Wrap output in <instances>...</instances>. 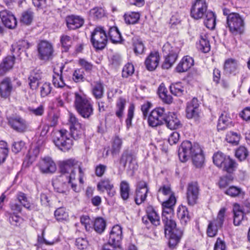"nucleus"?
<instances>
[{
	"label": "nucleus",
	"mask_w": 250,
	"mask_h": 250,
	"mask_svg": "<svg viewBox=\"0 0 250 250\" xmlns=\"http://www.w3.org/2000/svg\"><path fill=\"white\" fill-rule=\"evenodd\" d=\"M60 42L64 51L67 52L71 45V37L67 35H62L61 37Z\"/></svg>",
	"instance_id": "55"
},
{
	"label": "nucleus",
	"mask_w": 250,
	"mask_h": 250,
	"mask_svg": "<svg viewBox=\"0 0 250 250\" xmlns=\"http://www.w3.org/2000/svg\"><path fill=\"white\" fill-rule=\"evenodd\" d=\"M97 189L102 192L106 190L109 197H113L116 193L113 184L108 178L102 179L97 184Z\"/></svg>",
	"instance_id": "22"
},
{
	"label": "nucleus",
	"mask_w": 250,
	"mask_h": 250,
	"mask_svg": "<svg viewBox=\"0 0 250 250\" xmlns=\"http://www.w3.org/2000/svg\"><path fill=\"white\" fill-rule=\"evenodd\" d=\"M70 133L71 137L75 140L81 138L83 134V129L82 126L81 128H73L70 129Z\"/></svg>",
	"instance_id": "62"
},
{
	"label": "nucleus",
	"mask_w": 250,
	"mask_h": 250,
	"mask_svg": "<svg viewBox=\"0 0 250 250\" xmlns=\"http://www.w3.org/2000/svg\"><path fill=\"white\" fill-rule=\"evenodd\" d=\"M91 42L96 50H102L106 46L107 37L103 27H96L91 33Z\"/></svg>",
	"instance_id": "7"
},
{
	"label": "nucleus",
	"mask_w": 250,
	"mask_h": 250,
	"mask_svg": "<svg viewBox=\"0 0 250 250\" xmlns=\"http://www.w3.org/2000/svg\"><path fill=\"white\" fill-rule=\"evenodd\" d=\"M163 52L165 60L162 65L163 69H168L172 67L177 59L179 49L172 46L169 42L166 43L163 46Z\"/></svg>",
	"instance_id": "5"
},
{
	"label": "nucleus",
	"mask_w": 250,
	"mask_h": 250,
	"mask_svg": "<svg viewBox=\"0 0 250 250\" xmlns=\"http://www.w3.org/2000/svg\"><path fill=\"white\" fill-rule=\"evenodd\" d=\"M199 101L196 98H193L187 104L186 116L188 119H192L195 122L199 124L200 122L201 116L199 112Z\"/></svg>",
	"instance_id": "11"
},
{
	"label": "nucleus",
	"mask_w": 250,
	"mask_h": 250,
	"mask_svg": "<svg viewBox=\"0 0 250 250\" xmlns=\"http://www.w3.org/2000/svg\"><path fill=\"white\" fill-rule=\"evenodd\" d=\"M199 195V187L197 182H192L188 184L187 188L186 197L189 206H193L197 203Z\"/></svg>",
	"instance_id": "13"
},
{
	"label": "nucleus",
	"mask_w": 250,
	"mask_h": 250,
	"mask_svg": "<svg viewBox=\"0 0 250 250\" xmlns=\"http://www.w3.org/2000/svg\"><path fill=\"white\" fill-rule=\"evenodd\" d=\"M84 71L82 68H77L73 73V80L75 83L84 82L86 79L84 77Z\"/></svg>",
	"instance_id": "48"
},
{
	"label": "nucleus",
	"mask_w": 250,
	"mask_h": 250,
	"mask_svg": "<svg viewBox=\"0 0 250 250\" xmlns=\"http://www.w3.org/2000/svg\"><path fill=\"white\" fill-rule=\"evenodd\" d=\"M54 215L58 221L66 219L68 217L67 213L65 211V208L62 207L57 208L55 211Z\"/></svg>",
	"instance_id": "57"
},
{
	"label": "nucleus",
	"mask_w": 250,
	"mask_h": 250,
	"mask_svg": "<svg viewBox=\"0 0 250 250\" xmlns=\"http://www.w3.org/2000/svg\"><path fill=\"white\" fill-rule=\"evenodd\" d=\"M74 105L78 113L84 119H89L93 115L92 103L83 94L75 93Z\"/></svg>",
	"instance_id": "3"
},
{
	"label": "nucleus",
	"mask_w": 250,
	"mask_h": 250,
	"mask_svg": "<svg viewBox=\"0 0 250 250\" xmlns=\"http://www.w3.org/2000/svg\"><path fill=\"white\" fill-rule=\"evenodd\" d=\"M142 221L146 226L149 225V222L155 226H157L160 224V217L152 207H147L146 215L142 218Z\"/></svg>",
	"instance_id": "18"
},
{
	"label": "nucleus",
	"mask_w": 250,
	"mask_h": 250,
	"mask_svg": "<svg viewBox=\"0 0 250 250\" xmlns=\"http://www.w3.org/2000/svg\"><path fill=\"white\" fill-rule=\"evenodd\" d=\"M159 96L163 101L167 104H170L172 102V97L167 94V91L166 88L160 85L158 88Z\"/></svg>",
	"instance_id": "43"
},
{
	"label": "nucleus",
	"mask_w": 250,
	"mask_h": 250,
	"mask_svg": "<svg viewBox=\"0 0 250 250\" xmlns=\"http://www.w3.org/2000/svg\"><path fill=\"white\" fill-rule=\"evenodd\" d=\"M120 194L124 200H126L129 196L130 187L128 183L125 181H123L120 186Z\"/></svg>",
	"instance_id": "39"
},
{
	"label": "nucleus",
	"mask_w": 250,
	"mask_h": 250,
	"mask_svg": "<svg viewBox=\"0 0 250 250\" xmlns=\"http://www.w3.org/2000/svg\"><path fill=\"white\" fill-rule=\"evenodd\" d=\"M233 223L235 226H238L244 219V212L240 210L233 209Z\"/></svg>",
	"instance_id": "56"
},
{
	"label": "nucleus",
	"mask_w": 250,
	"mask_h": 250,
	"mask_svg": "<svg viewBox=\"0 0 250 250\" xmlns=\"http://www.w3.org/2000/svg\"><path fill=\"white\" fill-rule=\"evenodd\" d=\"M237 62L233 59H229L225 61L224 69L227 74H235L237 70Z\"/></svg>",
	"instance_id": "31"
},
{
	"label": "nucleus",
	"mask_w": 250,
	"mask_h": 250,
	"mask_svg": "<svg viewBox=\"0 0 250 250\" xmlns=\"http://www.w3.org/2000/svg\"><path fill=\"white\" fill-rule=\"evenodd\" d=\"M120 164L125 169L127 163H128V168L131 170L137 169L138 166L136 162V156L130 150H125L123 152L119 161Z\"/></svg>",
	"instance_id": "15"
},
{
	"label": "nucleus",
	"mask_w": 250,
	"mask_h": 250,
	"mask_svg": "<svg viewBox=\"0 0 250 250\" xmlns=\"http://www.w3.org/2000/svg\"><path fill=\"white\" fill-rule=\"evenodd\" d=\"M92 93L94 98L97 99H101L104 96V86L101 81H97L91 84Z\"/></svg>",
	"instance_id": "28"
},
{
	"label": "nucleus",
	"mask_w": 250,
	"mask_h": 250,
	"mask_svg": "<svg viewBox=\"0 0 250 250\" xmlns=\"http://www.w3.org/2000/svg\"><path fill=\"white\" fill-rule=\"evenodd\" d=\"M204 24L208 29H213L216 25V17L215 14L211 11H207L205 15Z\"/></svg>",
	"instance_id": "30"
},
{
	"label": "nucleus",
	"mask_w": 250,
	"mask_h": 250,
	"mask_svg": "<svg viewBox=\"0 0 250 250\" xmlns=\"http://www.w3.org/2000/svg\"><path fill=\"white\" fill-rule=\"evenodd\" d=\"M227 23L229 31L236 35L241 34L244 29V21L240 15L236 13H231L227 16Z\"/></svg>",
	"instance_id": "8"
},
{
	"label": "nucleus",
	"mask_w": 250,
	"mask_h": 250,
	"mask_svg": "<svg viewBox=\"0 0 250 250\" xmlns=\"http://www.w3.org/2000/svg\"><path fill=\"white\" fill-rule=\"evenodd\" d=\"M149 188L146 182L144 180H140L137 183L135 190V202L138 205L144 202L147 195Z\"/></svg>",
	"instance_id": "14"
},
{
	"label": "nucleus",
	"mask_w": 250,
	"mask_h": 250,
	"mask_svg": "<svg viewBox=\"0 0 250 250\" xmlns=\"http://www.w3.org/2000/svg\"><path fill=\"white\" fill-rule=\"evenodd\" d=\"M8 123L13 129L20 133L25 131L28 127L26 121L21 117H10Z\"/></svg>",
	"instance_id": "19"
},
{
	"label": "nucleus",
	"mask_w": 250,
	"mask_h": 250,
	"mask_svg": "<svg viewBox=\"0 0 250 250\" xmlns=\"http://www.w3.org/2000/svg\"><path fill=\"white\" fill-rule=\"evenodd\" d=\"M240 139V135L233 131H230L227 133L226 137V141L230 144L236 145Z\"/></svg>",
	"instance_id": "47"
},
{
	"label": "nucleus",
	"mask_w": 250,
	"mask_h": 250,
	"mask_svg": "<svg viewBox=\"0 0 250 250\" xmlns=\"http://www.w3.org/2000/svg\"><path fill=\"white\" fill-rule=\"evenodd\" d=\"M66 25L70 30H75L81 27L84 24L83 18L80 16L69 15L66 18Z\"/></svg>",
	"instance_id": "21"
},
{
	"label": "nucleus",
	"mask_w": 250,
	"mask_h": 250,
	"mask_svg": "<svg viewBox=\"0 0 250 250\" xmlns=\"http://www.w3.org/2000/svg\"><path fill=\"white\" fill-rule=\"evenodd\" d=\"M0 17L3 24L7 28L13 29L17 26V20L10 11L4 10L0 12Z\"/></svg>",
	"instance_id": "20"
},
{
	"label": "nucleus",
	"mask_w": 250,
	"mask_h": 250,
	"mask_svg": "<svg viewBox=\"0 0 250 250\" xmlns=\"http://www.w3.org/2000/svg\"><path fill=\"white\" fill-rule=\"evenodd\" d=\"M8 153L7 143L3 141H0V155L2 160H5Z\"/></svg>",
	"instance_id": "64"
},
{
	"label": "nucleus",
	"mask_w": 250,
	"mask_h": 250,
	"mask_svg": "<svg viewBox=\"0 0 250 250\" xmlns=\"http://www.w3.org/2000/svg\"><path fill=\"white\" fill-rule=\"evenodd\" d=\"M248 155L247 149L243 146H239L235 152L236 157L241 161L245 160Z\"/></svg>",
	"instance_id": "52"
},
{
	"label": "nucleus",
	"mask_w": 250,
	"mask_h": 250,
	"mask_svg": "<svg viewBox=\"0 0 250 250\" xmlns=\"http://www.w3.org/2000/svg\"><path fill=\"white\" fill-rule=\"evenodd\" d=\"M231 119L228 117L226 113H222L218 119L217 128L218 130H224L229 125Z\"/></svg>",
	"instance_id": "37"
},
{
	"label": "nucleus",
	"mask_w": 250,
	"mask_h": 250,
	"mask_svg": "<svg viewBox=\"0 0 250 250\" xmlns=\"http://www.w3.org/2000/svg\"><path fill=\"white\" fill-rule=\"evenodd\" d=\"M122 145V140L118 136L115 137L112 144V153L113 154H118L121 148Z\"/></svg>",
	"instance_id": "58"
},
{
	"label": "nucleus",
	"mask_w": 250,
	"mask_h": 250,
	"mask_svg": "<svg viewBox=\"0 0 250 250\" xmlns=\"http://www.w3.org/2000/svg\"><path fill=\"white\" fill-rule=\"evenodd\" d=\"M177 215L182 223L186 224L189 220L188 211L186 207H182L179 208L177 212Z\"/></svg>",
	"instance_id": "49"
},
{
	"label": "nucleus",
	"mask_w": 250,
	"mask_h": 250,
	"mask_svg": "<svg viewBox=\"0 0 250 250\" xmlns=\"http://www.w3.org/2000/svg\"><path fill=\"white\" fill-rule=\"evenodd\" d=\"M125 104V99L122 97H120L116 104V110L115 112L116 116L120 119H122L123 117Z\"/></svg>",
	"instance_id": "36"
},
{
	"label": "nucleus",
	"mask_w": 250,
	"mask_h": 250,
	"mask_svg": "<svg viewBox=\"0 0 250 250\" xmlns=\"http://www.w3.org/2000/svg\"><path fill=\"white\" fill-rule=\"evenodd\" d=\"M64 66L63 64H62L61 66H60V73H56L55 71V69L54 70V72L56 75L57 77L55 76H53L52 82L54 86L56 87L62 88L65 85L62 75V70L64 68Z\"/></svg>",
	"instance_id": "29"
},
{
	"label": "nucleus",
	"mask_w": 250,
	"mask_h": 250,
	"mask_svg": "<svg viewBox=\"0 0 250 250\" xmlns=\"http://www.w3.org/2000/svg\"><path fill=\"white\" fill-rule=\"evenodd\" d=\"M41 79V76L39 74L31 73L28 77L29 85L32 90L36 89Z\"/></svg>",
	"instance_id": "40"
},
{
	"label": "nucleus",
	"mask_w": 250,
	"mask_h": 250,
	"mask_svg": "<svg viewBox=\"0 0 250 250\" xmlns=\"http://www.w3.org/2000/svg\"><path fill=\"white\" fill-rule=\"evenodd\" d=\"M108 35L111 41L114 43H119L122 41L121 34L117 27H112L109 29Z\"/></svg>",
	"instance_id": "35"
},
{
	"label": "nucleus",
	"mask_w": 250,
	"mask_h": 250,
	"mask_svg": "<svg viewBox=\"0 0 250 250\" xmlns=\"http://www.w3.org/2000/svg\"><path fill=\"white\" fill-rule=\"evenodd\" d=\"M105 15L104 10L99 7H96L89 11V15L95 19H101Z\"/></svg>",
	"instance_id": "50"
},
{
	"label": "nucleus",
	"mask_w": 250,
	"mask_h": 250,
	"mask_svg": "<svg viewBox=\"0 0 250 250\" xmlns=\"http://www.w3.org/2000/svg\"><path fill=\"white\" fill-rule=\"evenodd\" d=\"M38 58L44 61H48L52 59L54 56V47L53 44L46 40H42L37 44Z\"/></svg>",
	"instance_id": "9"
},
{
	"label": "nucleus",
	"mask_w": 250,
	"mask_h": 250,
	"mask_svg": "<svg viewBox=\"0 0 250 250\" xmlns=\"http://www.w3.org/2000/svg\"><path fill=\"white\" fill-rule=\"evenodd\" d=\"M124 20L126 23L128 24H134L138 22L140 18L139 12H129L125 14Z\"/></svg>",
	"instance_id": "32"
},
{
	"label": "nucleus",
	"mask_w": 250,
	"mask_h": 250,
	"mask_svg": "<svg viewBox=\"0 0 250 250\" xmlns=\"http://www.w3.org/2000/svg\"><path fill=\"white\" fill-rule=\"evenodd\" d=\"M160 61V56L158 52H151L146 58L145 64L146 68L152 71L154 70L158 65Z\"/></svg>",
	"instance_id": "23"
},
{
	"label": "nucleus",
	"mask_w": 250,
	"mask_h": 250,
	"mask_svg": "<svg viewBox=\"0 0 250 250\" xmlns=\"http://www.w3.org/2000/svg\"><path fill=\"white\" fill-rule=\"evenodd\" d=\"M194 64V60L191 57L186 56L183 58L178 64L175 70L178 73H183L188 71Z\"/></svg>",
	"instance_id": "25"
},
{
	"label": "nucleus",
	"mask_w": 250,
	"mask_h": 250,
	"mask_svg": "<svg viewBox=\"0 0 250 250\" xmlns=\"http://www.w3.org/2000/svg\"><path fill=\"white\" fill-rule=\"evenodd\" d=\"M225 193L231 197H236L244 195V192L241 188L235 186L230 187L225 191Z\"/></svg>",
	"instance_id": "51"
},
{
	"label": "nucleus",
	"mask_w": 250,
	"mask_h": 250,
	"mask_svg": "<svg viewBox=\"0 0 250 250\" xmlns=\"http://www.w3.org/2000/svg\"><path fill=\"white\" fill-rule=\"evenodd\" d=\"M78 161L74 159H69L60 162L59 167L61 173V177L67 180L68 183L72 179H75V169L77 167Z\"/></svg>",
	"instance_id": "4"
},
{
	"label": "nucleus",
	"mask_w": 250,
	"mask_h": 250,
	"mask_svg": "<svg viewBox=\"0 0 250 250\" xmlns=\"http://www.w3.org/2000/svg\"><path fill=\"white\" fill-rule=\"evenodd\" d=\"M218 226V223L214 221L209 222L207 230V234L209 237H214L217 234L218 229L222 227Z\"/></svg>",
	"instance_id": "42"
},
{
	"label": "nucleus",
	"mask_w": 250,
	"mask_h": 250,
	"mask_svg": "<svg viewBox=\"0 0 250 250\" xmlns=\"http://www.w3.org/2000/svg\"><path fill=\"white\" fill-rule=\"evenodd\" d=\"M123 238L122 229L119 225L114 226L109 234L108 242L107 244L115 247H120Z\"/></svg>",
	"instance_id": "16"
},
{
	"label": "nucleus",
	"mask_w": 250,
	"mask_h": 250,
	"mask_svg": "<svg viewBox=\"0 0 250 250\" xmlns=\"http://www.w3.org/2000/svg\"><path fill=\"white\" fill-rule=\"evenodd\" d=\"M178 156L182 162H187L191 157L196 167L201 168L203 166L204 156L198 144L192 145L189 141H184L179 148Z\"/></svg>",
	"instance_id": "2"
},
{
	"label": "nucleus",
	"mask_w": 250,
	"mask_h": 250,
	"mask_svg": "<svg viewBox=\"0 0 250 250\" xmlns=\"http://www.w3.org/2000/svg\"><path fill=\"white\" fill-rule=\"evenodd\" d=\"M132 43L133 50L136 55L142 54L143 53L145 46L143 42L137 39H133Z\"/></svg>",
	"instance_id": "46"
},
{
	"label": "nucleus",
	"mask_w": 250,
	"mask_h": 250,
	"mask_svg": "<svg viewBox=\"0 0 250 250\" xmlns=\"http://www.w3.org/2000/svg\"><path fill=\"white\" fill-rule=\"evenodd\" d=\"M198 47L204 53H207L209 51L210 46L209 41L207 40L206 36H201Z\"/></svg>",
	"instance_id": "45"
},
{
	"label": "nucleus",
	"mask_w": 250,
	"mask_h": 250,
	"mask_svg": "<svg viewBox=\"0 0 250 250\" xmlns=\"http://www.w3.org/2000/svg\"><path fill=\"white\" fill-rule=\"evenodd\" d=\"M13 89L10 78H4L0 83V95L3 98H8L11 94Z\"/></svg>",
	"instance_id": "26"
},
{
	"label": "nucleus",
	"mask_w": 250,
	"mask_h": 250,
	"mask_svg": "<svg viewBox=\"0 0 250 250\" xmlns=\"http://www.w3.org/2000/svg\"><path fill=\"white\" fill-rule=\"evenodd\" d=\"M75 245L79 250H83L87 248L88 242L85 238L80 237L76 239Z\"/></svg>",
	"instance_id": "63"
},
{
	"label": "nucleus",
	"mask_w": 250,
	"mask_h": 250,
	"mask_svg": "<svg viewBox=\"0 0 250 250\" xmlns=\"http://www.w3.org/2000/svg\"><path fill=\"white\" fill-rule=\"evenodd\" d=\"M69 134L67 130L61 129L56 131L53 135V142L55 145L61 150L66 151L72 146V140L69 137Z\"/></svg>",
	"instance_id": "6"
},
{
	"label": "nucleus",
	"mask_w": 250,
	"mask_h": 250,
	"mask_svg": "<svg viewBox=\"0 0 250 250\" xmlns=\"http://www.w3.org/2000/svg\"><path fill=\"white\" fill-rule=\"evenodd\" d=\"M134 106L131 104L129 106L128 111L127 118L125 120L127 128H129L131 125L132 120L134 117Z\"/></svg>",
	"instance_id": "61"
},
{
	"label": "nucleus",
	"mask_w": 250,
	"mask_h": 250,
	"mask_svg": "<svg viewBox=\"0 0 250 250\" xmlns=\"http://www.w3.org/2000/svg\"><path fill=\"white\" fill-rule=\"evenodd\" d=\"M168 196L169 198L172 196H175L174 193L171 190L169 185H163L158 189L157 192V198L160 200V198L162 196Z\"/></svg>",
	"instance_id": "41"
},
{
	"label": "nucleus",
	"mask_w": 250,
	"mask_h": 250,
	"mask_svg": "<svg viewBox=\"0 0 250 250\" xmlns=\"http://www.w3.org/2000/svg\"><path fill=\"white\" fill-rule=\"evenodd\" d=\"M229 157L222 152H217L213 156V162L217 167L221 168L226 160Z\"/></svg>",
	"instance_id": "38"
},
{
	"label": "nucleus",
	"mask_w": 250,
	"mask_h": 250,
	"mask_svg": "<svg viewBox=\"0 0 250 250\" xmlns=\"http://www.w3.org/2000/svg\"><path fill=\"white\" fill-rule=\"evenodd\" d=\"M169 89L171 94L176 96L180 97L186 92L185 88L180 82L172 83L169 86Z\"/></svg>",
	"instance_id": "33"
},
{
	"label": "nucleus",
	"mask_w": 250,
	"mask_h": 250,
	"mask_svg": "<svg viewBox=\"0 0 250 250\" xmlns=\"http://www.w3.org/2000/svg\"><path fill=\"white\" fill-rule=\"evenodd\" d=\"M134 72V65L131 63H127L123 68L122 77L125 78H128V77L132 76Z\"/></svg>",
	"instance_id": "53"
},
{
	"label": "nucleus",
	"mask_w": 250,
	"mask_h": 250,
	"mask_svg": "<svg viewBox=\"0 0 250 250\" xmlns=\"http://www.w3.org/2000/svg\"><path fill=\"white\" fill-rule=\"evenodd\" d=\"M106 222L102 218L95 219L93 227L94 230L98 233H102L105 229Z\"/></svg>",
	"instance_id": "44"
},
{
	"label": "nucleus",
	"mask_w": 250,
	"mask_h": 250,
	"mask_svg": "<svg viewBox=\"0 0 250 250\" xmlns=\"http://www.w3.org/2000/svg\"><path fill=\"white\" fill-rule=\"evenodd\" d=\"M79 64L82 67V69H83V70H84L87 73H91L93 68V64L84 59H80L79 60Z\"/></svg>",
	"instance_id": "59"
},
{
	"label": "nucleus",
	"mask_w": 250,
	"mask_h": 250,
	"mask_svg": "<svg viewBox=\"0 0 250 250\" xmlns=\"http://www.w3.org/2000/svg\"><path fill=\"white\" fill-rule=\"evenodd\" d=\"M237 164L236 162L229 156L221 168L229 173H233L236 169Z\"/></svg>",
	"instance_id": "34"
},
{
	"label": "nucleus",
	"mask_w": 250,
	"mask_h": 250,
	"mask_svg": "<svg viewBox=\"0 0 250 250\" xmlns=\"http://www.w3.org/2000/svg\"><path fill=\"white\" fill-rule=\"evenodd\" d=\"M176 202L175 197L172 196L162 203V220L164 225L165 234L168 239L169 247L172 249L177 246L183 235V231L176 227V222L173 219V207Z\"/></svg>",
	"instance_id": "1"
},
{
	"label": "nucleus",
	"mask_w": 250,
	"mask_h": 250,
	"mask_svg": "<svg viewBox=\"0 0 250 250\" xmlns=\"http://www.w3.org/2000/svg\"><path fill=\"white\" fill-rule=\"evenodd\" d=\"M15 60V57L11 56H8L3 59L0 63V76L4 75L13 67Z\"/></svg>",
	"instance_id": "27"
},
{
	"label": "nucleus",
	"mask_w": 250,
	"mask_h": 250,
	"mask_svg": "<svg viewBox=\"0 0 250 250\" xmlns=\"http://www.w3.org/2000/svg\"><path fill=\"white\" fill-rule=\"evenodd\" d=\"M167 126L170 129H176L181 126L179 120L177 118V115L174 112H168L166 114L165 122Z\"/></svg>",
	"instance_id": "24"
},
{
	"label": "nucleus",
	"mask_w": 250,
	"mask_h": 250,
	"mask_svg": "<svg viewBox=\"0 0 250 250\" xmlns=\"http://www.w3.org/2000/svg\"><path fill=\"white\" fill-rule=\"evenodd\" d=\"M166 114L164 108H155L152 110L148 117V125L154 127L164 125Z\"/></svg>",
	"instance_id": "10"
},
{
	"label": "nucleus",
	"mask_w": 250,
	"mask_h": 250,
	"mask_svg": "<svg viewBox=\"0 0 250 250\" xmlns=\"http://www.w3.org/2000/svg\"><path fill=\"white\" fill-rule=\"evenodd\" d=\"M33 16V13L31 11L27 10L22 14L21 21L26 25H29L32 21Z\"/></svg>",
	"instance_id": "54"
},
{
	"label": "nucleus",
	"mask_w": 250,
	"mask_h": 250,
	"mask_svg": "<svg viewBox=\"0 0 250 250\" xmlns=\"http://www.w3.org/2000/svg\"><path fill=\"white\" fill-rule=\"evenodd\" d=\"M52 86L49 83H44L40 88V93L42 97L48 96L51 92Z\"/></svg>",
	"instance_id": "60"
},
{
	"label": "nucleus",
	"mask_w": 250,
	"mask_h": 250,
	"mask_svg": "<svg viewBox=\"0 0 250 250\" xmlns=\"http://www.w3.org/2000/svg\"><path fill=\"white\" fill-rule=\"evenodd\" d=\"M39 167L42 173H53L56 170V166L50 157L42 159L39 163Z\"/></svg>",
	"instance_id": "17"
},
{
	"label": "nucleus",
	"mask_w": 250,
	"mask_h": 250,
	"mask_svg": "<svg viewBox=\"0 0 250 250\" xmlns=\"http://www.w3.org/2000/svg\"><path fill=\"white\" fill-rule=\"evenodd\" d=\"M208 4L205 0H196L190 9V16L195 20L203 18L207 12Z\"/></svg>",
	"instance_id": "12"
}]
</instances>
